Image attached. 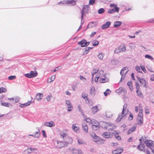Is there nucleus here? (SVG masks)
Here are the masks:
<instances>
[{
	"label": "nucleus",
	"mask_w": 154,
	"mask_h": 154,
	"mask_svg": "<svg viewBox=\"0 0 154 154\" xmlns=\"http://www.w3.org/2000/svg\"><path fill=\"white\" fill-rule=\"evenodd\" d=\"M102 136L105 138H109L111 137L112 135L109 132H105L103 134Z\"/></svg>",
	"instance_id": "29"
},
{
	"label": "nucleus",
	"mask_w": 154,
	"mask_h": 154,
	"mask_svg": "<svg viewBox=\"0 0 154 154\" xmlns=\"http://www.w3.org/2000/svg\"><path fill=\"white\" fill-rule=\"evenodd\" d=\"M121 52L120 49L119 47L116 48L114 51V52L116 53H118L119 52Z\"/></svg>",
	"instance_id": "58"
},
{
	"label": "nucleus",
	"mask_w": 154,
	"mask_h": 154,
	"mask_svg": "<svg viewBox=\"0 0 154 154\" xmlns=\"http://www.w3.org/2000/svg\"><path fill=\"white\" fill-rule=\"evenodd\" d=\"M44 125L47 127H52L55 126V124L53 122L50 121L45 122L44 123Z\"/></svg>",
	"instance_id": "20"
},
{
	"label": "nucleus",
	"mask_w": 154,
	"mask_h": 154,
	"mask_svg": "<svg viewBox=\"0 0 154 154\" xmlns=\"http://www.w3.org/2000/svg\"><path fill=\"white\" fill-rule=\"evenodd\" d=\"M110 24L111 22L108 21L102 26L101 28L103 29H105L109 27Z\"/></svg>",
	"instance_id": "24"
},
{
	"label": "nucleus",
	"mask_w": 154,
	"mask_h": 154,
	"mask_svg": "<svg viewBox=\"0 0 154 154\" xmlns=\"http://www.w3.org/2000/svg\"><path fill=\"white\" fill-rule=\"evenodd\" d=\"M55 78V75H52L51 77L48 79L47 80V83H50L52 82L54 80Z\"/></svg>",
	"instance_id": "39"
},
{
	"label": "nucleus",
	"mask_w": 154,
	"mask_h": 154,
	"mask_svg": "<svg viewBox=\"0 0 154 154\" xmlns=\"http://www.w3.org/2000/svg\"><path fill=\"white\" fill-rule=\"evenodd\" d=\"M123 91V88L122 87L120 88L119 89L116 91V92L118 94H119L121 93Z\"/></svg>",
	"instance_id": "55"
},
{
	"label": "nucleus",
	"mask_w": 154,
	"mask_h": 154,
	"mask_svg": "<svg viewBox=\"0 0 154 154\" xmlns=\"http://www.w3.org/2000/svg\"><path fill=\"white\" fill-rule=\"evenodd\" d=\"M57 143V147L58 148H61L64 146H66V144L65 143V142L63 141H56Z\"/></svg>",
	"instance_id": "19"
},
{
	"label": "nucleus",
	"mask_w": 154,
	"mask_h": 154,
	"mask_svg": "<svg viewBox=\"0 0 154 154\" xmlns=\"http://www.w3.org/2000/svg\"><path fill=\"white\" fill-rule=\"evenodd\" d=\"M129 47L131 49H134L136 47V44L133 43H131L129 44Z\"/></svg>",
	"instance_id": "45"
},
{
	"label": "nucleus",
	"mask_w": 154,
	"mask_h": 154,
	"mask_svg": "<svg viewBox=\"0 0 154 154\" xmlns=\"http://www.w3.org/2000/svg\"><path fill=\"white\" fill-rule=\"evenodd\" d=\"M139 140L140 142V144L138 146L137 148L139 150L145 152L146 151L145 146L143 143V142L142 139H140Z\"/></svg>",
	"instance_id": "14"
},
{
	"label": "nucleus",
	"mask_w": 154,
	"mask_h": 154,
	"mask_svg": "<svg viewBox=\"0 0 154 154\" xmlns=\"http://www.w3.org/2000/svg\"><path fill=\"white\" fill-rule=\"evenodd\" d=\"M7 89L3 87L0 88V93L6 92Z\"/></svg>",
	"instance_id": "59"
},
{
	"label": "nucleus",
	"mask_w": 154,
	"mask_h": 154,
	"mask_svg": "<svg viewBox=\"0 0 154 154\" xmlns=\"http://www.w3.org/2000/svg\"><path fill=\"white\" fill-rule=\"evenodd\" d=\"M37 150L36 148H32L29 147L27 149L24 150L22 152L23 154H29Z\"/></svg>",
	"instance_id": "13"
},
{
	"label": "nucleus",
	"mask_w": 154,
	"mask_h": 154,
	"mask_svg": "<svg viewBox=\"0 0 154 154\" xmlns=\"http://www.w3.org/2000/svg\"><path fill=\"white\" fill-rule=\"evenodd\" d=\"M98 69H94L92 70V73H91V74L92 75V82H93V78H94V75L95 74L97 75V73H98Z\"/></svg>",
	"instance_id": "40"
},
{
	"label": "nucleus",
	"mask_w": 154,
	"mask_h": 154,
	"mask_svg": "<svg viewBox=\"0 0 154 154\" xmlns=\"http://www.w3.org/2000/svg\"><path fill=\"white\" fill-rule=\"evenodd\" d=\"M85 121L88 123L89 125H92V128L93 130L94 131L97 130L99 129V124L94 119H91L89 118H85Z\"/></svg>",
	"instance_id": "1"
},
{
	"label": "nucleus",
	"mask_w": 154,
	"mask_h": 154,
	"mask_svg": "<svg viewBox=\"0 0 154 154\" xmlns=\"http://www.w3.org/2000/svg\"><path fill=\"white\" fill-rule=\"evenodd\" d=\"M99 81L101 83H105L108 82L109 81V79L106 77V74L105 73L103 77H102L99 80Z\"/></svg>",
	"instance_id": "27"
},
{
	"label": "nucleus",
	"mask_w": 154,
	"mask_h": 154,
	"mask_svg": "<svg viewBox=\"0 0 154 154\" xmlns=\"http://www.w3.org/2000/svg\"><path fill=\"white\" fill-rule=\"evenodd\" d=\"M111 92V91L109 89H107L106 91L104 92L103 93L104 94L105 96H106L108 94H109Z\"/></svg>",
	"instance_id": "49"
},
{
	"label": "nucleus",
	"mask_w": 154,
	"mask_h": 154,
	"mask_svg": "<svg viewBox=\"0 0 154 154\" xmlns=\"http://www.w3.org/2000/svg\"><path fill=\"white\" fill-rule=\"evenodd\" d=\"M123 152V149H122L118 148L112 151L113 154H119Z\"/></svg>",
	"instance_id": "32"
},
{
	"label": "nucleus",
	"mask_w": 154,
	"mask_h": 154,
	"mask_svg": "<svg viewBox=\"0 0 154 154\" xmlns=\"http://www.w3.org/2000/svg\"><path fill=\"white\" fill-rule=\"evenodd\" d=\"M43 97L42 94L40 93H38L36 94V99L38 101L41 100Z\"/></svg>",
	"instance_id": "31"
},
{
	"label": "nucleus",
	"mask_w": 154,
	"mask_h": 154,
	"mask_svg": "<svg viewBox=\"0 0 154 154\" xmlns=\"http://www.w3.org/2000/svg\"><path fill=\"white\" fill-rule=\"evenodd\" d=\"M90 135L92 138L93 140L95 142L97 143L103 141V140L100 139L99 136H97L94 133L92 132L91 133Z\"/></svg>",
	"instance_id": "7"
},
{
	"label": "nucleus",
	"mask_w": 154,
	"mask_h": 154,
	"mask_svg": "<svg viewBox=\"0 0 154 154\" xmlns=\"http://www.w3.org/2000/svg\"><path fill=\"white\" fill-rule=\"evenodd\" d=\"M1 105L5 106V107H9V103H6L3 102L1 99Z\"/></svg>",
	"instance_id": "48"
},
{
	"label": "nucleus",
	"mask_w": 154,
	"mask_h": 154,
	"mask_svg": "<svg viewBox=\"0 0 154 154\" xmlns=\"http://www.w3.org/2000/svg\"><path fill=\"white\" fill-rule=\"evenodd\" d=\"M52 97V95L51 94H50L49 95H48L46 97V99L47 101L49 102L51 100Z\"/></svg>",
	"instance_id": "50"
},
{
	"label": "nucleus",
	"mask_w": 154,
	"mask_h": 154,
	"mask_svg": "<svg viewBox=\"0 0 154 154\" xmlns=\"http://www.w3.org/2000/svg\"><path fill=\"white\" fill-rule=\"evenodd\" d=\"M136 93L138 97L141 98H143V94L141 91H139V90H136Z\"/></svg>",
	"instance_id": "46"
},
{
	"label": "nucleus",
	"mask_w": 154,
	"mask_h": 154,
	"mask_svg": "<svg viewBox=\"0 0 154 154\" xmlns=\"http://www.w3.org/2000/svg\"><path fill=\"white\" fill-rule=\"evenodd\" d=\"M75 0H67L63 1H61L59 2L57 5H59L60 4H62L63 5H65L66 4L69 5H74L75 4Z\"/></svg>",
	"instance_id": "8"
},
{
	"label": "nucleus",
	"mask_w": 154,
	"mask_h": 154,
	"mask_svg": "<svg viewBox=\"0 0 154 154\" xmlns=\"http://www.w3.org/2000/svg\"><path fill=\"white\" fill-rule=\"evenodd\" d=\"M89 42H87L86 40L84 39L82 40L78 43V44L80 45L82 47H87L89 44Z\"/></svg>",
	"instance_id": "16"
},
{
	"label": "nucleus",
	"mask_w": 154,
	"mask_h": 154,
	"mask_svg": "<svg viewBox=\"0 0 154 154\" xmlns=\"http://www.w3.org/2000/svg\"><path fill=\"white\" fill-rule=\"evenodd\" d=\"M67 131L68 129H65V130L61 131L60 134V137L64 140L66 139V138L68 136L67 133L65 132V131L67 132Z\"/></svg>",
	"instance_id": "17"
},
{
	"label": "nucleus",
	"mask_w": 154,
	"mask_h": 154,
	"mask_svg": "<svg viewBox=\"0 0 154 154\" xmlns=\"http://www.w3.org/2000/svg\"><path fill=\"white\" fill-rule=\"evenodd\" d=\"M118 63V61L117 60L112 59L111 61V64L112 65H116Z\"/></svg>",
	"instance_id": "52"
},
{
	"label": "nucleus",
	"mask_w": 154,
	"mask_h": 154,
	"mask_svg": "<svg viewBox=\"0 0 154 154\" xmlns=\"http://www.w3.org/2000/svg\"><path fill=\"white\" fill-rule=\"evenodd\" d=\"M104 74L105 73L103 70L100 71L95 76V78L94 79V81L95 82H97L98 79L100 80L102 77H103Z\"/></svg>",
	"instance_id": "12"
},
{
	"label": "nucleus",
	"mask_w": 154,
	"mask_h": 154,
	"mask_svg": "<svg viewBox=\"0 0 154 154\" xmlns=\"http://www.w3.org/2000/svg\"><path fill=\"white\" fill-rule=\"evenodd\" d=\"M65 103L67 107V110L68 112L71 111L73 109V107L70 101L68 100H65Z\"/></svg>",
	"instance_id": "11"
},
{
	"label": "nucleus",
	"mask_w": 154,
	"mask_h": 154,
	"mask_svg": "<svg viewBox=\"0 0 154 154\" xmlns=\"http://www.w3.org/2000/svg\"><path fill=\"white\" fill-rule=\"evenodd\" d=\"M105 115L106 117L108 118L112 117L113 115L112 112L109 110H107L106 111Z\"/></svg>",
	"instance_id": "26"
},
{
	"label": "nucleus",
	"mask_w": 154,
	"mask_h": 154,
	"mask_svg": "<svg viewBox=\"0 0 154 154\" xmlns=\"http://www.w3.org/2000/svg\"><path fill=\"white\" fill-rule=\"evenodd\" d=\"M82 97L83 98H84L85 100V101L87 100V103H88V98L87 97V95L85 94H82Z\"/></svg>",
	"instance_id": "53"
},
{
	"label": "nucleus",
	"mask_w": 154,
	"mask_h": 154,
	"mask_svg": "<svg viewBox=\"0 0 154 154\" xmlns=\"http://www.w3.org/2000/svg\"><path fill=\"white\" fill-rule=\"evenodd\" d=\"M137 123L140 125H141L143 124V113H142V110H140L137 118Z\"/></svg>",
	"instance_id": "4"
},
{
	"label": "nucleus",
	"mask_w": 154,
	"mask_h": 154,
	"mask_svg": "<svg viewBox=\"0 0 154 154\" xmlns=\"http://www.w3.org/2000/svg\"><path fill=\"white\" fill-rule=\"evenodd\" d=\"M89 94L91 96L95 95L96 94V91L95 88L94 86L91 87L89 90Z\"/></svg>",
	"instance_id": "23"
},
{
	"label": "nucleus",
	"mask_w": 154,
	"mask_h": 154,
	"mask_svg": "<svg viewBox=\"0 0 154 154\" xmlns=\"http://www.w3.org/2000/svg\"><path fill=\"white\" fill-rule=\"evenodd\" d=\"M139 110V112L140 110H142V113L143 112V110L142 107L140 105H139L138 106H136L135 107V110L136 112H137Z\"/></svg>",
	"instance_id": "37"
},
{
	"label": "nucleus",
	"mask_w": 154,
	"mask_h": 154,
	"mask_svg": "<svg viewBox=\"0 0 154 154\" xmlns=\"http://www.w3.org/2000/svg\"><path fill=\"white\" fill-rule=\"evenodd\" d=\"M143 143L146 144V146L149 148L151 149L153 147L154 143L152 140H148L147 138L144 137H143L141 138Z\"/></svg>",
	"instance_id": "3"
},
{
	"label": "nucleus",
	"mask_w": 154,
	"mask_h": 154,
	"mask_svg": "<svg viewBox=\"0 0 154 154\" xmlns=\"http://www.w3.org/2000/svg\"><path fill=\"white\" fill-rule=\"evenodd\" d=\"M136 70L139 72H142L140 71V67L138 66H137L135 67Z\"/></svg>",
	"instance_id": "62"
},
{
	"label": "nucleus",
	"mask_w": 154,
	"mask_h": 154,
	"mask_svg": "<svg viewBox=\"0 0 154 154\" xmlns=\"http://www.w3.org/2000/svg\"><path fill=\"white\" fill-rule=\"evenodd\" d=\"M77 107H78V109H79V110L82 114V115L83 117H84V119L85 118H88L86 116H85V115L83 113L82 110L81 108V106L80 105H78V106Z\"/></svg>",
	"instance_id": "41"
},
{
	"label": "nucleus",
	"mask_w": 154,
	"mask_h": 154,
	"mask_svg": "<svg viewBox=\"0 0 154 154\" xmlns=\"http://www.w3.org/2000/svg\"><path fill=\"white\" fill-rule=\"evenodd\" d=\"M129 116L128 117V119L129 120H131L133 119V115L130 112L129 113Z\"/></svg>",
	"instance_id": "60"
},
{
	"label": "nucleus",
	"mask_w": 154,
	"mask_h": 154,
	"mask_svg": "<svg viewBox=\"0 0 154 154\" xmlns=\"http://www.w3.org/2000/svg\"><path fill=\"white\" fill-rule=\"evenodd\" d=\"M98 25V23L97 21L91 22L90 23L86 29L88 28H91L97 26Z\"/></svg>",
	"instance_id": "21"
},
{
	"label": "nucleus",
	"mask_w": 154,
	"mask_h": 154,
	"mask_svg": "<svg viewBox=\"0 0 154 154\" xmlns=\"http://www.w3.org/2000/svg\"><path fill=\"white\" fill-rule=\"evenodd\" d=\"M82 128L85 133H88V127L87 124L85 122L82 123Z\"/></svg>",
	"instance_id": "25"
},
{
	"label": "nucleus",
	"mask_w": 154,
	"mask_h": 154,
	"mask_svg": "<svg viewBox=\"0 0 154 154\" xmlns=\"http://www.w3.org/2000/svg\"><path fill=\"white\" fill-rule=\"evenodd\" d=\"M127 105L126 104H124L123 110L121 113L119 115L117 118L116 119V121L117 122L120 121L127 114L128 111L127 109Z\"/></svg>",
	"instance_id": "2"
},
{
	"label": "nucleus",
	"mask_w": 154,
	"mask_h": 154,
	"mask_svg": "<svg viewBox=\"0 0 154 154\" xmlns=\"http://www.w3.org/2000/svg\"><path fill=\"white\" fill-rule=\"evenodd\" d=\"M16 76L15 75H11L8 77V79L9 80H11L16 79Z\"/></svg>",
	"instance_id": "57"
},
{
	"label": "nucleus",
	"mask_w": 154,
	"mask_h": 154,
	"mask_svg": "<svg viewBox=\"0 0 154 154\" xmlns=\"http://www.w3.org/2000/svg\"><path fill=\"white\" fill-rule=\"evenodd\" d=\"M110 7H115V9H111L108 11L109 14H113L115 12H119V8L115 4H111L110 5Z\"/></svg>",
	"instance_id": "10"
},
{
	"label": "nucleus",
	"mask_w": 154,
	"mask_h": 154,
	"mask_svg": "<svg viewBox=\"0 0 154 154\" xmlns=\"http://www.w3.org/2000/svg\"><path fill=\"white\" fill-rule=\"evenodd\" d=\"M7 99L10 100H12L14 103H17L19 101L20 98L18 97H17L14 98H8Z\"/></svg>",
	"instance_id": "28"
},
{
	"label": "nucleus",
	"mask_w": 154,
	"mask_h": 154,
	"mask_svg": "<svg viewBox=\"0 0 154 154\" xmlns=\"http://www.w3.org/2000/svg\"><path fill=\"white\" fill-rule=\"evenodd\" d=\"M31 103V101H30L23 104L19 103V106L21 108H24L27 106H29Z\"/></svg>",
	"instance_id": "30"
},
{
	"label": "nucleus",
	"mask_w": 154,
	"mask_h": 154,
	"mask_svg": "<svg viewBox=\"0 0 154 154\" xmlns=\"http://www.w3.org/2000/svg\"><path fill=\"white\" fill-rule=\"evenodd\" d=\"M137 79L141 84V86L142 87L145 88L147 87V82L145 80L139 77H138Z\"/></svg>",
	"instance_id": "15"
},
{
	"label": "nucleus",
	"mask_w": 154,
	"mask_h": 154,
	"mask_svg": "<svg viewBox=\"0 0 154 154\" xmlns=\"http://www.w3.org/2000/svg\"><path fill=\"white\" fill-rule=\"evenodd\" d=\"M72 129L75 132H76L79 130V128L75 124H73L72 125Z\"/></svg>",
	"instance_id": "33"
},
{
	"label": "nucleus",
	"mask_w": 154,
	"mask_h": 154,
	"mask_svg": "<svg viewBox=\"0 0 154 154\" xmlns=\"http://www.w3.org/2000/svg\"><path fill=\"white\" fill-rule=\"evenodd\" d=\"M145 58L146 59H147L151 60H152L154 59V58L148 54L145 55Z\"/></svg>",
	"instance_id": "47"
},
{
	"label": "nucleus",
	"mask_w": 154,
	"mask_h": 154,
	"mask_svg": "<svg viewBox=\"0 0 154 154\" xmlns=\"http://www.w3.org/2000/svg\"><path fill=\"white\" fill-rule=\"evenodd\" d=\"M135 85H136V90H139V89L140 88V86L139 83L138 82H136Z\"/></svg>",
	"instance_id": "63"
},
{
	"label": "nucleus",
	"mask_w": 154,
	"mask_h": 154,
	"mask_svg": "<svg viewBox=\"0 0 154 154\" xmlns=\"http://www.w3.org/2000/svg\"><path fill=\"white\" fill-rule=\"evenodd\" d=\"M89 9V7L88 5H85L83 6L82 12L81 20H82L83 17V14L87 12Z\"/></svg>",
	"instance_id": "18"
},
{
	"label": "nucleus",
	"mask_w": 154,
	"mask_h": 154,
	"mask_svg": "<svg viewBox=\"0 0 154 154\" xmlns=\"http://www.w3.org/2000/svg\"><path fill=\"white\" fill-rule=\"evenodd\" d=\"M128 71V68L127 67H124L122 68L121 70L120 73L121 75V78L119 82L122 81L124 80L125 76V75Z\"/></svg>",
	"instance_id": "6"
},
{
	"label": "nucleus",
	"mask_w": 154,
	"mask_h": 154,
	"mask_svg": "<svg viewBox=\"0 0 154 154\" xmlns=\"http://www.w3.org/2000/svg\"><path fill=\"white\" fill-rule=\"evenodd\" d=\"M149 100L153 103H154V95L151 94L149 96Z\"/></svg>",
	"instance_id": "51"
},
{
	"label": "nucleus",
	"mask_w": 154,
	"mask_h": 154,
	"mask_svg": "<svg viewBox=\"0 0 154 154\" xmlns=\"http://www.w3.org/2000/svg\"><path fill=\"white\" fill-rule=\"evenodd\" d=\"M37 74L36 71L35 70L31 71L29 73L25 74L24 76L26 78H31L36 76Z\"/></svg>",
	"instance_id": "9"
},
{
	"label": "nucleus",
	"mask_w": 154,
	"mask_h": 154,
	"mask_svg": "<svg viewBox=\"0 0 154 154\" xmlns=\"http://www.w3.org/2000/svg\"><path fill=\"white\" fill-rule=\"evenodd\" d=\"M102 127L103 128L108 129L109 130H112L116 127L115 125L112 123L104 122H102Z\"/></svg>",
	"instance_id": "5"
},
{
	"label": "nucleus",
	"mask_w": 154,
	"mask_h": 154,
	"mask_svg": "<svg viewBox=\"0 0 154 154\" xmlns=\"http://www.w3.org/2000/svg\"><path fill=\"white\" fill-rule=\"evenodd\" d=\"M136 128L137 126L136 125H134L133 127L129 129L128 131V134H129L132 133L136 129Z\"/></svg>",
	"instance_id": "34"
},
{
	"label": "nucleus",
	"mask_w": 154,
	"mask_h": 154,
	"mask_svg": "<svg viewBox=\"0 0 154 154\" xmlns=\"http://www.w3.org/2000/svg\"><path fill=\"white\" fill-rule=\"evenodd\" d=\"M105 56L104 53H99L97 55L98 58L100 60H102Z\"/></svg>",
	"instance_id": "44"
},
{
	"label": "nucleus",
	"mask_w": 154,
	"mask_h": 154,
	"mask_svg": "<svg viewBox=\"0 0 154 154\" xmlns=\"http://www.w3.org/2000/svg\"><path fill=\"white\" fill-rule=\"evenodd\" d=\"M79 78L81 80H82L84 82H85L86 80L85 78L83 76L80 75L79 76Z\"/></svg>",
	"instance_id": "64"
},
{
	"label": "nucleus",
	"mask_w": 154,
	"mask_h": 154,
	"mask_svg": "<svg viewBox=\"0 0 154 154\" xmlns=\"http://www.w3.org/2000/svg\"><path fill=\"white\" fill-rule=\"evenodd\" d=\"M91 111L93 114H94L97 112L98 111L97 106H93L91 109Z\"/></svg>",
	"instance_id": "42"
},
{
	"label": "nucleus",
	"mask_w": 154,
	"mask_h": 154,
	"mask_svg": "<svg viewBox=\"0 0 154 154\" xmlns=\"http://www.w3.org/2000/svg\"><path fill=\"white\" fill-rule=\"evenodd\" d=\"M105 12V10L103 8H101L99 9L98 11V13L99 14H101Z\"/></svg>",
	"instance_id": "54"
},
{
	"label": "nucleus",
	"mask_w": 154,
	"mask_h": 154,
	"mask_svg": "<svg viewBox=\"0 0 154 154\" xmlns=\"http://www.w3.org/2000/svg\"><path fill=\"white\" fill-rule=\"evenodd\" d=\"M34 135H35V137L36 138H38L39 137L40 135V133L39 131V130H38V131H36L34 133Z\"/></svg>",
	"instance_id": "56"
},
{
	"label": "nucleus",
	"mask_w": 154,
	"mask_h": 154,
	"mask_svg": "<svg viewBox=\"0 0 154 154\" xmlns=\"http://www.w3.org/2000/svg\"><path fill=\"white\" fill-rule=\"evenodd\" d=\"M64 141L65 142L66 145H67L71 143L72 142V139L71 137L68 136L66 138V139H64Z\"/></svg>",
	"instance_id": "22"
},
{
	"label": "nucleus",
	"mask_w": 154,
	"mask_h": 154,
	"mask_svg": "<svg viewBox=\"0 0 154 154\" xmlns=\"http://www.w3.org/2000/svg\"><path fill=\"white\" fill-rule=\"evenodd\" d=\"M122 23L121 21H116L114 23V27L115 28H117L120 26L121 25Z\"/></svg>",
	"instance_id": "36"
},
{
	"label": "nucleus",
	"mask_w": 154,
	"mask_h": 154,
	"mask_svg": "<svg viewBox=\"0 0 154 154\" xmlns=\"http://www.w3.org/2000/svg\"><path fill=\"white\" fill-rule=\"evenodd\" d=\"M127 85L129 87V88L131 91L133 90V88L132 86V82L131 81H129L127 83Z\"/></svg>",
	"instance_id": "38"
},
{
	"label": "nucleus",
	"mask_w": 154,
	"mask_h": 154,
	"mask_svg": "<svg viewBox=\"0 0 154 154\" xmlns=\"http://www.w3.org/2000/svg\"><path fill=\"white\" fill-rule=\"evenodd\" d=\"M77 142L80 145H85L86 144V142L85 141H83V140L80 138L77 139Z\"/></svg>",
	"instance_id": "43"
},
{
	"label": "nucleus",
	"mask_w": 154,
	"mask_h": 154,
	"mask_svg": "<svg viewBox=\"0 0 154 154\" xmlns=\"http://www.w3.org/2000/svg\"><path fill=\"white\" fill-rule=\"evenodd\" d=\"M121 52H125L126 50V46L125 45H122L119 46Z\"/></svg>",
	"instance_id": "35"
},
{
	"label": "nucleus",
	"mask_w": 154,
	"mask_h": 154,
	"mask_svg": "<svg viewBox=\"0 0 154 154\" xmlns=\"http://www.w3.org/2000/svg\"><path fill=\"white\" fill-rule=\"evenodd\" d=\"M87 101V100L85 101V102L86 103H87V104H88L89 105H93V103L92 101L91 100H89L88 99V103H87V102H86L87 101Z\"/></svg>",
	"instance_id": "61"
}]
</instances>
